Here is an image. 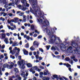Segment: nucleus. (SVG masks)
Listing matches in <instances>:
<instances>
[{
    "label": "nucleus",
    "mask_w": 80,
    "mask_h": 80,
    "mask_svg": "<svg viewBox=\"0 0 80 80\" xmlns=\"http://www.w3.org/2000/svg\"><path fill=\"white\" fill-rule=\"evenodd\" d=\"M30 49L31 51H33L34 50H35V48H34L33 46H32L30 47Z\"/></svg>",
    "instance_id": "aec40b11"
},
{
    "label": "nucleus",
    "mask_w": 80,
    "mask_h": 80,
    "mask_svg": "<svg viewBox=\"0 0 80 80\" xmlns=\"http://www.w3.org/2000/svg\"><path fill=\"white\" fill-rule=\"evenodd\" d=\"M10 65H8V68L9 69H11V68L13 67L14 64L13 62H11Z\"/></svg>",
    "instance_id": "0eeeda50"
},
{
    "label": "nucleus",
    "mask_w": 80,
    "mask_h": 80,
    "mask_svg": "<svg viewBox=\"0 0 80 80\" xmlns=\"http://www.w3.org/2000/svg\"><path fill=\"white\" fill-rule=\"evenodd\" d=\"M34 33V32H30L29 33V35H30V36H33V34Z\"/></svg>",
    "instance_id": "7c9ffc66"
},
{
    "label": "nucleus",
    "mask_w": 80,
    "mask_h": 80,
    "mask_svg": "<svg viewBox=\"0 0 80 80\" xmlns=\"http://www.w3.org/2000/svg\"><path fill=\"white\" fill-rule=\"evenodd\" d=\"M33 36L34 37H37V34H34Z\"/></svg>",
    "instance_id": "864d4df0"
},
{
    "label": "nucleus",
    "mask_w": 80,
    "mask_h": 80,
    "mask_svg": "<svg viewBox=\"0 0 80 80\" xmlns=\"http://www.w3.org/2000/svg\"><path fill=\"white\" fill-rule=\"evenodd\" d=\"M51 46L50 45L47 46H46V48L47 50H49V48H50Z\"/></svg>",
    "instance_id": "473e14b6"
},
{
    "label": "nucleus",
    "mask_w": 80,
    "mask_h": 80,
    "mask_svg": "<svg viewBox=\"0 0 80 80\" xmlns=\"http://www.w3.org/2000/svg\"><path fill=\"white\" fill-rule=\"evenodd\" d=\"M55 55H58V52H55Z\"/></svg>",
    "instance_id": "052dcab7"
},
{
    "label": "nucleus",
    "mask_w": 80,
    "mask_h": 80,
    "mask_svg": "<svg viewBox=\"0 0 80 80\" xmlns=\"http://www.w3.org/2000/svg\"><path fill=\"white\" fill-rule=\"evenodd\" d=\"M4 42H5V43H6V44H8V38H5Z\"/></svg>",
    "instance_id": "2eb2a0df"
},
{
    "label": "nucleus",
    "mask_w": 80,
    "mask_h": 80,
    "mask_svg": "<svg viewBox=\"0 0 80 80\" xmlns=\"http://www.w3.org/2000/svg\"><path fill=\"white\" fill-rule=\"evenodd\" d=\"M16 77L18 78L19 80H21V79H22V78H21V77H20L18 75L16 76Z\"/></svg>",
    "instance_id": "bb28decb"
},
{
    "label": "nucleus",
    "mask_w": 80,
    "mask_h": 80,
    "mask_svg": "<svg viewBox=\"0 0 80 80\" xmlns=\"http://www.w3.org/2000/svg\"><path fill=\"white\" fill-rule=\"evenodd\" d=\"M23 14H24V13L21 12L19 14V16H23Z\"/></svg>",
    "instance_id": "e433bc0d"
},
{
    "label": "nucleus",
    "mask_w": 80,
    "mask_h": 80,
    "mask_svg": "<svg viewBox=\"0 0 80 80\" xmlns=\"http://www.w3.org/2000/svg\"><path fill=\"white\" fill-rule=\"evenodd\" d=\"M3 57H4L3 55H1V56H0V59H1V58H3Z\"/></svg>",
    "instance_id": "49530a36"
},
{
    "label": "nucleus",
    "mask_w": 80,
    "mask_h": 80,
    "mask_svg": "<svg viewBox=\"0 0 80 80\" xmlns=\"http://www.w3.org/2000/svg\"><path fill=\"white\" fill-rule=\"evenodd\" d=\"M14 70L15 72H16V73H18V69L17 68H14Z\"/></svg>",
    "instance_id": "4be33fe9"
},
{
    "label": "nucleus",
    "mask_w": 80,
    "mask_h": 80,
    "mask_svg": "<svg viewBox=\"0 0 80 80\" xmlns=\"http://www.w3.org/2000/svg\"><path fill=\"white\" fill-rule=\"evenodd\" d=\"M22 58V57L20 56H19L18 57V59L19 60H21V59Z\"/></svg>",
    "instance_id": "e2e57ef3"
},
{
    "label": "nucleus",
    "mask_w": 80,
    "mask_h": 80,
    "mask_svg": "<svg viewBox=\"0 0 80 80\" xmlns=\"http://www.w3.org/2000/svg\"><path fill=\"white\" fill-rule=\"evenodd\" d=\"M21 75L22 76V77H24V76H25V72H24V71H22L21 72Z\"/></svg>",
    "instance_id": "412c9836"
},
{
    "label": "nucleus",
    "mask_w": 80,
    "mask_h": 80,
    "mask_svg": "<svg viewBox=\"0 0 80 80\" xmlns=\"http://www.w3.org/2000/svg\"><path fill=\"white\" fill-rule=\"evenodd\" d=\"M7 7H8V6H7V4H6L4 6V8H7Z\"/></svg>",
    "instance_id": "09e8293b"
},
{
    "label": "nucleus",
    "mask_w": 80,
    "mask_h": 80,
    "mask_svg": "<svg viewBox=\"0 0 80 80\" xmlns=\"http://www.w3.org/2000/svg\"><path fill=\"white\" fill-rule=\"evenodd\" d=\"M7 15V14L6 13H4L3 16H4V17H5V16H6Z\"/></svg>",
    "instance_id": "6e6d98bb"
},
{
    "label": "nucleus",
    "mask_w": 80,
    "mask_h": 80,
    "mask_svg": "<svg viewBox=\"0 0 80 80\" xmlns=\"http://www.w3.org/2000/svg\"><path fill=\"white\" fill-rule=\"evenodd\" d=\"M26 38L27 40H30V36H27Z\"/></svg>",
    "instance_id": "58836bf2"
},
{
    "label": "nucleus",
    "mask_w": 80,
    "mask_h": 80,
    "mask_svg": "<svg viewBox=\"0 0 80 80\" xmlns=\"http://www.w3.org/2000/svg\"><path fill=\"white\" fill-rule=\"evenodd\" d=\"M10 58H12V59H15V56L11 55Z\"/></svg>",
    "instance_id": "ea45409f"
},
{
    "label": "nucleus",
    "mask_w": 80,
    "mask_h": 80,
    "mask_svg": "<svg viewBox=\"0 0 80 80\" xmlns=\"http://www.w3.org/2000/svg\"><path fill=\"white\" fill-rule=\"evenodd\" d=\"M32 68L33 69V70H36L38 69V67L36 66L34 67H33Z\"/></svg>",
    "instance_id": "5701e85b"
},
{
    "label": "nucleus",
    "mask_w": 80,
    "mask_h": 80,
    "mask_svg": "<svg viewBox=\"0 0 80 80\" xmlns=\"http://www.w3.org/2000/svg\"><path fill=\"white\" fill-rule=\"evenodd\" d=\"M22 7V6L20 5H19L18 6V7L19 8H21V7Z\"/></svg>",
    "instance_id": "8fccbe9b"
},
{
    "label": "nucleus",
    "mask_w": 80,
    "mask_h": 80,
    "mask_svg": "<svg viewBox=\"0 0 80 80\" xmlns=\"http://www.w3.org/2000/svg\"><path fill=\"white\" fill-rule=\"evenodd\" d=\"M75 58V56H73L71 57V59H74Z\"/></svg>",
    "instance_id": "bf43d9fd"
},
{
    "label": "nucleus",
    "mask_w": 80,
    "mask_h": 80,
    "mask_svg": "<svg viewBox=\"0 0 80 80\" xmlns=\"http://www.w3.org/2000/svg\"><path fill=\"white\" fill-rule=\"evenodd\" d=\"M12 47H10L9 48V50H10V52L11 53L12 55H14V54L15 53V52H16L17 50L18 52H20V49L18 48L17 47H15L14 49H13L12 51Z\"/></svg>",
    "instance_id": "39448f33"
},
{
    "label": "nucleus",
    "mask_w": 80,
    "mask_h": 80,
    "mask_svg": "<svg viewBox=\"0 0 80 80\" xmlns=\"http://www.w3.org/2000/svg\"><path fill=\"white\" fill-rule=\"evenodd\" d=\"M13 35L15 37H16V36H17V33H14L13 34Z\"/></svg>",
    "instance_id": "680f3d73"
},
{
    "label": "nucleus",
    "mask_w": 80,
    "mask_h": 80,
    "mask_svg": "<svg viewBox=\"0 0 80 80\" xmlns=\"http://www.w3.org/2000/svg\"><path fill=\"white\" fill-rule=\"evenodd\" d=\"M22 51L24 55H28V52L27 51H26L25 49H23Z\"/></svg>",
    "instance_id": "9d476101"
},
{
    "label": "nucleus",
    "mask_w": 80,
    "mask_h": 80,
    "mask_svg": "<svg viewBox=\"0 0 80 80\" xmlns=\"http://www.w3.org/2000/svg\"><path fill=\"white\" fill-rule=\"evenodd\" d=\"M5 48V45H2V49H3V48Z\"/></svg>",
    "instance_id": "0e129e2a"
},
{
    "label": "nucleus",
    "mask_w": 80,
    "mask_h": 80,
    "mask_svg": "<svg viewBox=\"0 0 80 80\" xmlns=\"http://www.w3.org/2000/svg\"><path fill=\"white\" fill-rule=\"evenodd\" d=\"M25 65L27 66L28 68H31L32 67V65L30 63H25Z\"/></svg>",
    "instance_id": "4468645a"
},
{
    "label": "nucleus",
    "mask_w": 80,
    "mask_h": 80,
    "mask_svg": "<svg viewBox=\"0 0 80 80\" xmlns=\"http://www.w3.org/2000/svg\"><path fill=\"white\" fill-rule=\"evenodd\" d=\"M38 59H39V61H40V60H42V59H43V58H42V57H39L38 58Z\"/></svg>",
    "instance_id": "a19ab883"
},
{
    "label": "nucleus",
    "mask_w": 80,
    "mask_h": 80,
    "mask_svg": "<svg viewBox=\"0 0 80 80\" xmlns=\"http://www.w3.org/2000/svg\"><path fill=\"white\" fill-rule=\"evenodd\" d=\"M35 32L38 33V34H39L40 32H38L37 30L35 29L34 31Z\"/></svg>",
    "instance_id": "72a5a7b5"
},
{
    "label": "nucleus",
    "mask_w": 80,
    "mask_h": 80,
    "mask_svg": "<svg viewBox=\"0 0 80 80\" xmlns=\"http://www.w3.org/2000/svg\"><path fill=\"white\" fill-rule=\"evenodd\" d=\"M47 26H49V24L48 25V23H47L46 25H44L43 26L42 28H43V30H44L45 32H46V33L48 35L53 36V35H52L53 33L54 32V29H52V32L50 30L47 29Z\"/></svg>",
    "instance_id": "7ed1b4c3"
},
{
    "label": "nucleus",
    "mask_w": 80,
    "mask_h": 80,
    "mask_svg": "<svg viewBox=\"0 0 80 80\" xmlns=\"http://www.w3.org/2000/svg\"><path fill=\"white\" fill-rule=\"evenodd\" d=\"M25 61L24 60H21V61H18V64L21 67V68L24 69L25 68Z\"/></svg>",
    "instance_id": "20e7f679"
},
{
    "label": "nucleus",
    "mask_w": 80,
    "mask_h": 80,
    "mask_svg": "<svg viewBox=\"0 0 80 80\" xmlns=\"http://www.w3.org/2000/svg\"><path fill=\"white\" fill-rule=\"evenodd\" d=\"M53 77H52V79H53V80H54L55 79V78H56L57 79V80H58V79L59 78H58V76H57V75H53Z\"/></svg>",
    "instance_id": "dca6fc26"
},
{
    "label": "nucleus",
    "mask_w": 80,
    "mask_h": 80,
    "mask_svg": "<svg viewBox=\"0 0 80 80\" xmlns=\"http://www.w3.org/2000/svg\"><path fill=\"white\" fill-rule=\"evenodd\" d=\"M39 74L40 75H42L43 74V72H39Z\"/></svg>",
    "instance_id": "603ef678"
},
{
    "label": "nucleus",
    "mask_w": 80,
    "mask_h": 80,
    "mask_svg": "<svg viewBox=\"0 0 80 80\" xmlns=\"http://www.w3.org/2000/svg\"><path fill=\"white\" fill-rule=\"evenodd\" d=\"M7 27L8 28L9 30H10L11 28V27H10V26H9L8 25H7Z\"/></svg>",
    "instance_id": "79ce46f5"
},
{
    "label": "nucleus",
    "mask_w": 80,
    "mask_h": 80,
    "mask_svg": "<svg viewBox=\"0 0 80 80\" xmlns=\"http://www.w3.org/2000/svg\"><path fill=\"white\" fill-rule=\"evenodd\" d=\"M30 11L32 13H33L34 12V11H33L32 8H30Z\"/></svg>",
    "instance_id": "3c124183"
},
{
    "label": "nucleus",
    "mask_w": 80,
    "mask_h": 80,
    "mask_svg": "<svg viewBox=\"0 0 80 80\" xmlns=\"http://www.w3.org/2000/svg\"><path fill=\"white\" fill-rule=\"evenodd\" d=\"M72 45L73 46V47H74L75 48H76V47H78V45H77V43H74V41H73L72 42Z\"/></svg>",
    "instance_id": "9b49d317"
},
{
    "label": "nucleus",
    "mask_w": 80,
    "mask_h": 80,
    "mask_svg": "<svg viewBox=\"0 0 80 80\" xmlns=\"http://www.w3.org/2000/svg\"><path fill=\"white\" fill-rule=\"evenodd\" d=\"M32 2V7L35 10V12L34 13V15H35V17H37V22H38L39 23H41L43 24V25H45L46 24L48 23L47 25L49 24V22L47 21V20H46L44 22L42 21V19H43V17L44 16V13L43 12H41V11L38 12V9L39 8L37 7V0H33Z\"/></svg>",
    "instance_id": "f257e3e1"
},
{
    "label": "nucleus",
    "mask_w": 80,
    "mask_h": 80,
    "mask_svg": "<svg viewBox=\"0 0 80 80\" xmlns=\"http://www.w3.org/2000/svg\"><path fill=\"white\" fill-rule=\"evenodd\" d=\"M3 67L4 68H7V67H8V64L7 63H5L3 65Z\"/></svg>",
    "instance_id": "a878e982"
},
{
    "label": "nucleus",
    "mask_w": 80,
    "mask_h": 80,
    "mask_svg": "<svg viewBox=\"0 0 80 80\" xmlns=\"http://www.w3.org/2000/svg\"><path fill=\"white\" fill-rule=\"evenodd\" d=\"M44 75H47V74H49V72L48 70H45V71H43Z\"/></svg>",
    "instance_id": "f8f14e48"
},
{
    "label": "nucleus",
    "mask_w": 80,
    "mask_h": 80,
    "mask_svg": "<svg viewBox=\"0 0 80 80\" xmlns=\"http://www.w3.org/2000/svg\"><path fill=\"white\" fill-rule=\"evenodd\" d=\"M28 72H26L25 74V76H26V77H27V76H28Z\"/></svg>",
    "instance_id": "5fc2aeb1"
},
{
    "label": "nucleus",
    "mask_w": 80,
    "mask_h": 80,
    "mask_svg": "<svg viewBox=\"0 0 80 80\" xmlns=\"http://www.w3.org/2000/svg\"><path fill=\"white\" fill-rule=\"evenodd\" d=\"M8 15L9 17H12V16L13 15V14L12 13H9Z\"/></svg>",
    "instance_id": "a18cd8bd"
},
{
    "label": "nucleus",
    "mask_w": 80,
    "mask_h": 80,
    "mask_svg": "<svg viewBox=\"0 0 80 80\" xmlns=\"http://www.w3.org/2000/svg\"><path fill=\"white\" fill-rule=\"evenodd\" d=\"M25 47H26V48H29V44H28V43H27L25 45Z\"/></svg>",
    "instance_id": "c85d7f7f"
},
{
    "label": "nucleus",
    "mask_w": 80,
    "mask_h": 80,
    "mask_svg": "<svg viewBox=\"0 0 80 80\" xmlns=\"http://www.w3.org/2000/svg\"><path fill=\"white\" fill-rule=\"evenodd\" d=\"M18 18H14V23H17L18 22Z\"/></svg>",
    "instance_id": "6ab92c4d"
},
{
    "label": "nucleus",
    "mask_w": 80,
    "mask_h": 80,
    "mask_svg": "<svg viewBox=\"0 0 80 80\" xmlns=\"http://www.w3.org/2000/svg\"><path fill=\"white\" fill-rule=\"evenodd\" d=\"M2 75V71L0 70V75L1 76V75Z\"/></svg>",
    "instance_id": "338daca9"
},
{
    "label": "nucleus",
    "mask_w": 80,
    "mask_h": 80,
    "mask_svg": "<svg viewBox=\"0 0 80 80\" xmlns=\"http://www.w3.org/2000/svg\"><path fill=\"white\" fill-rule=\"evenodd\" d=\"M31 28L32 30H34V26L33 25H32L31 26Z\"/></svg>",
    "instance_id": "2f4dec72"
},
{
    "label": "nucleus",
    "mask_w": 80,
    "mask_h": 80,
    "mask_svg": "<svg viewBox=\"0 0 80 80\" xmlns=\"http://www.w3.org/2000/svg\"><path fill=\"white\" fill-rule=\"evenodd\" d=\"M10 25L12 27V26H13V23H12L11 22L10 23Z\"/></svg>",
    "instance_id": "69168bd1"
},
{
    "label": "nucleus",
    "mask_w": 80,
    "mask_h": 80,
    "mask_svg": "<svg viewBox=\"0 0 80 80\" xmlns=\"http://www.w3.org/2000/svg\"><path fill=\"white\" fill-rule=\"evenodd\" d=\"M50 40L48 41L49 44H53L54 42L56 44H59L62 43V41L59 38L55 36H50L49 37Z\"/></svg>",
    "instance_id": "f03ea898"
},
{
    "label": "nucleus",
    "mask_w": 80,
    "mask_h": 80,
    "mask_svg": "<svg viewBox=\"0 0 80 80\" xmlns=\"http://www.w3.org/2000/svg\"><path fill=\"white\" fill-rule=\"evenodd\" d=\"M60 46V48L61 50H62L63 52H65L66 50V47L65 45L63 44H61Z\"/></svg>",
    "instance_id": "423d86ee"
},
{
    "label": "nucleus",
    "mask_w": 80,
    "mask_h": 80,
    "mask_svg": "<svg viewBox=\"0 0 80 80\" xmlns=\"http://www.w3.org/2000/svg\"><path fill=\"white\" fill-rule=\"evenodd\" d=\"M37 70V71H38V72H40V71H42V70L41 69L38 68Z\"/></svg>",
    "instance_id": "4d7b16f0"
},
{
    "label": "nucleus",
    "mask_w": 80,
    "mask_h": 80,
    "mask_svg": "<svg viewBox=\"0 0 80 80\" xmlns=\"http://www.w3.org/2000/svg\"><path fill=\"white\" fill-rule=\"evenodd\" d=\"M17 51H18V52L16 53L15 54V56H16V57H17V56H18V55H19L18 53H19V51H18L17 50L16 52Z\"/></svg>",
    "instance_id": "c9c22d12"
},
{
    "label": "nucleus",
    "mask_w": 80,
    "mask_h": 80,
    "mask_svg": "<svg viewBox=\"0 0 80 80\" xmlns=\"http://www.w3.org/2000/svg\"><path fill=\"white\" fill-rule=\"evenodd\" d=\"M12 38H10L9 39V40L10 41L9 43L11 45L12 44V43H13V41H12Z\"/></svg>",
    "instance_id": "b1692460"
},
{
    "label": "nucleus",
    "mask_w": 80,
    "mask_h": 80,
    "mask_svg": "<svg viewBox=\"0 0 80 80\" xmlns=\"http://www.w3.org/2000/svg\"><path fill=\"white\" fill-rule=\"evenodd\" d=\"M51 49L52 50H54V51H55V50H58V48H57V46H55V47H54V46H53L52 47Z\"/></svg>",
    "instance_id": "ddd939ff"
},
{
    "label": "nucleus",
    "mask_w": 80,
    "mask_h": 80,
    "mask_svg": "<svg viewBox=\"0 0 80 80\" xmlns=\"http://www.w3.org/2000/svg\"><path fill=\"white\" fill-rule=\"evenodd\" d=\"M22 21L23 22H25L27 21V20H26V19H23Z\"/></svg>",
    "instance_id": "13d9d810"
},
{
    "label": "nucleus",
    "mask_w": 80,
    "mask_h": 80,
    "mask_svg": "<svg viewBox=\"0 0 80 80\" xmlns=\"http://www.w3.org/2000/svg\"><path fill=\"white\" fill-rule=\"evenodd\" d=\"M66 67H68V68L69 67H71V65L70 64H69L68 63H67L66 65Z\"/></svg>",
    "instance_id": "f704fd0d"
},
{
    "label": "nucleus",
    "mask_w": 80,
    "mask_h": 80,
    "mask_svg": "<svg viewBox=\"0 0 80 80\" xmlns=\"http://www.w3.org/2000/svg\"><path fill=\"white\" fill-rule=\"evenodd\" d=\"M34 45H37V47L39 45V43L37 41H34L33 43Z\"/></svg>",
    "instance_id": "f3484780"
},
{
    "label": "nucleus",
    "mask_w": 80,
    "mask_h": 80,
    "mask_svg": "<svg viewBox=\"0 0 80 80\" xmlns=\"http://www.w3.org/2000/svg\"><path fill=\"white\" fill-rule=\"evenodd\" d=\"M42 37V35H39L38 36V39H39V38H41Z\"/></svg>",
    "instance_id": "37998d69"
},
{
    "label": "nucleus",
    "mask_w": 80,
    "mask_h": 80,
    "mask_svg": "<svg viewBox=\"0 0 80 80\" xmlns=\"http://www.w3.org/2000/svg\"><path fill=\"white\" fill-rule=\"evenodd\" d=\"M39 68H41V69H42V70H44V67H43L42 66H40V67H39Z\"/></svg>",
    "instance_id": "c03bdc74"
},
{
    "label": "nucleus",
    "mask_w": 80,
    "mask_h": 80,
    "mask_svg": "<svg viewBox=\"0 0 80 80\" xmlns=\"http://www.w3.org/2000/svg\"><path fill=\"white\" fill-rule=\"evenodd\" d=\"M42 80H50V78L48 77H44L43 78Z\"/></svg>",
    "instance_id": "a211bd4d"
},
{
    "label": "nucleus",
    "mask_w": 80,
    "mask_h": 80,
    "mask_svg": "<svg viewBox=\"0 0 80 80\" xmlns=\"http://www.w3.org/2000/svg\"><path fill=\"white\" fill-rule=\"evenodd\" d=\"M65 60L67 61V62H68L69 60H70V58L68 57H67L65 58Z\"/></svg>",
    "instance_id": "cd10ccee"
},
{
    "label": "nucleus",
    "mask_w": 80,
    "mask_h": 80,
    "mask_svg": "<svg viewBox=\"0 0 80 80\" xmlns=\"http://www.w3.org/2000/svg\"><path fill=\"white\" fill-rule=\"evenodd\" d=\"M0 37H2V39L5 38L6 37V34L3 33L0 34Z\"/></svg>",
    "instance_id": "1a4fd4ad"
},
{
    "label": "nucleus",
    "mask_w": 80,
    "mask_h": 80,
    "mask_svg": "<svg viewBox=\"0 0 80 80\" xmlns=\"http://www.w3.org/2000/svg\"><path fill=\"white\" fill-rule=\"evenodd\" d=\"M39 50L40 51H41V52H42V53L43 52V50L42 48H39Z\"/></svg>",
    "instance_id": "4c0bfd02"
},
{
    "label": "nucleus",
    "mask_w": 80,
    "mask_h": 80,
    "mask_svg": "<svg viewBox=\"0 0 80 80\" xmlns=\"http://www.w3.org/2000/svg\"><path fill=\"white\" fill-rule=\"evenodd\" d=\"M21 2L23 4H26V6L27 7H28L29 6V4L27 3V1H26V0H22L21 1Z\"/></svg>",
    "instance_id": "6e6552de"
},
{
    "label": "nucleus",
    "mask_w": 80,
    "mask_h": 80,
    "mask_svg": "<svg viewBox=\"0 0 80 80\" xmlns=\"http://www.w3.org/2000/svg\"><path fill=\"white\" fill-rule=\"evenodd\" d=\"M15 22L14 19H12L11 21V22Z\"/></svg>",
    "instance_id": "774afa93"
},
{
    "label": "nucleus",
    "mask_w": 80,
    "mask_h": 80,
    "mask_svg": "<svg viewBox=\"0 0 80 80\" xmlns=\"http://www.w3.org/2000/svg\"><path fill=\"white\" fill-rule=\"evenodd\" d=\"M9 6H12V7H13V5H14V4L13 3H10L8 4Z\"/></svg>",
    "instance_id": "c756f323"
},
{
    "label": "nucleus",
    "mask_w": 80,
    "mask_h": 80,
    "mask_svg": "<svg viewBox=\"0 0 80 80\" xmlns=\"http://www.w3.org/2000/svg\"><path fill=\"white\" fill-rule=\"evenodd\" d=\"M35 57L37 59H38V55H36Z\"/></svg>",
    "instance_id": "de8ad7c7"
},
{
    "label": "nucleus",
    "mask_w": 80,
    "mask_h": 80,
    "mask_svg": "<svg viewBox=\"0 0 80 80\" xmlns=\"http://www.w3.org/2000/svg\"><path fill=\"white\" fill-rule=\"evenodd\" d=\"M18 42H15L14 43V46H18Z\"/></svg>",
    "instance_id": "393cba45"
}]
</instances>
